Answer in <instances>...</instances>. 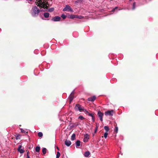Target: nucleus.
<instances>
[{
	"instance_id": "9b49d317",
	"label": "nucleus",
	"mask_w": 158,
	"mask_h": 158,
	"mask_svg": "<svg viewBox=\"0 0 158 158\" xmlns=\"http://www.w3.org/2000/svg\"><path fill=\"white\" fill-rule=\"evenodd\" d=\"M21 147L22 146L21 145H19V146L18 148V150L21 153H23L24 151L23 149L21 148Z\"/></svg>"
},
{
	"instance_id": "cd10ccee",
	"label": "nucleus",
	"mask_w": 158,
	"mask_h": 158,
	"mask_svg": "<svg viewBox=\"0 0 158 158\" xmlns=\"http://www.w3.org/2000/svg\"><path fill=\"white\" fill-rule=\"evenodd\" d=\"M135 2H134L133 4V6L132 7V9L134 10L135 8Z\"/></svg>"
},
{
	"instance_id": "a878e982",
	"label": "nucleus",
	"mask_w": 158,
	"mask_h": 158,
	"mask_svg": "<svg viewBox=\"0 0 158 158\" xmlns=\"http://www.w3.org/2000/svg\"><path fill=\"white\" fill-rule=\"evenodd\" d=\"M66 16L64 14H62L61 16V17L63 19H64L66 18Z\"/></svg>"
},
{
	"instance_id": "c85d7f7f",
	"label": "nucleus",
	"mask_w": 158,
	"mask_h": 158,
	"mask_svg": "<svg viewBox=\"0 0 158 158\" xmlns=\"http://www.w3.org/2000/svg\"><path fill=\"white\" fill-rule=\"evenodd\" d=\"M89 114V115L90 116H91L92 117L94 116V114L92 113H89V112L88 113Z\"/></svg>"
},
{
	"instance_id": "1a4fd4ad",
	"label": "nucleus",
	"mask_w": 158,
	"mask_h": 158,
	"mask_svg": "<svg viewBox=\"0 0 158 158\" xmlns=\"http://www.w3.org/2000/svg\"><path fill=\"white\" fill-rule=\"evenodd\" d=\"M65 144L67 146L69 147L71 144V142L69 140L66 139L65 141Z\"/></svg>"
},
{
	"instance_id": "f03ea898",
	"label": "nucleus",
	"mask_w": 158,
	"mask_h": 158,
	"mask_svg": "<svg viewBox=\"0 0 158 158\" xmlns=\"http://www.w3.org/2000/svg\"><path fill=\"white\" fill-rule=\"evenodd\" d=\"M74 109L76 111H79L80 112H84L88 113V112L84 107L79 104H77L74 107Z\"/></svg>"
},
{
	"instance_id": "4468645a",
	"label": "nucleus",
	"mask_w": 158,
	"mask_h": 158,
	"mask_svg": "<svg viewBox=\"0 0 158 158\" xmlns=\"http://www.w3.org/2000/svg\"><path fill=\"white\" fill-rule=\"evenodd\" d=\"M76 135L75 134H73L71 137V140H74L75 139Z\"/></svg>"
},
{
	"instance_id": "bb28decb",
	"label": "nucleus",
	"mask_w": 158,
	"mask_h": 158,
	"mask_svg": "<svg viewBox=\"0 0 158 158\" xmlns=\"http://www.w3.org/2000/svg\"><path fill=\"white\" fill-rule=\"evenodd\" d=\"M107 135H108V133L107 132H106L104 134V137L106 139V138L107 137Z\"/></svg>"
},
{
	"instance_id": "aec40b11",
	"label": "nucleus",
	"mask_w": 158,
	"mask_h": 158,
	"mask_svg": "<svg viewBox=\"0 0 158 158\" xmlns=\"http://www.w3.org/2000/svg\"><path fill=\"white\" fill-rule=\"evenodd\" d=\"M60 156V153L59 152H57L56 158H59Z\"/></svg>"
},
{
	"instance_id": "393cba45",
	"label": "nucleus",
	"mask_w": 158,
	"mask_h": 158,
	"mask_svg": "<svg viewBox=\"0 0 158 158\" xmlns=\"http://www.w3.org/2000/svg\"><path fill=\"white\" fill-rule=\"evenodd\" d=\"M114 132H116V133L118 132V127H115L114 129Z\"/></svg>"
},
{
	"instance_id": "412c9836",
	"label": "nucleus",
	"mask_w": 158,
	"mask_h": 158,
	"mask_svg": "<svg viewBox=\"0 0 158 158\" xmlns=\"http://www.w3.org/2000/svg\"><path fill=\"white\" fill-rule=\"evenodd\" d=\"M54 8L53 7H52L49 9L48 10V11L49 12H52L54 11Z\"/></svg>"
},
{
	"instance_id": "f704fd0d",
	"label": "nucleus",
	"mask_w": 158,
	"mask_h": 158,
	"mask_svg": "<svg viewBox=\"0 0 158 158\" xmlns=\"http://www.w3.org/2000/svg\"><path fill=\"white\" fill-rule=\"evenodd\" d=\"M77 2V1H75V3H76Z\"/></svg>"
},
{
	"instance_id": "2eb2a0df",
	"label": "nucleus",
	"mask_w": 158,
	"mask_h": 158,
	"mask_svg": "<svg viewBox=\"0 0 158 158\" xmlns=\"http://www.w3.org/2000/svg\"><path fill=\"white\" fill-rule=\"evenodd\" d=\"M90 152L89 151H87L85 153L84 156L85 157H88L90 155Z\"/></svg>"
},
{
	"instance_id": "5701e85b",
	"label": "nucleus",
	"mask_w": 158,
	"mask_h": 158,
	"mask_svg": "<svg viewBox=\"0 0 158 158\" xmlns=\"http://www.w3.org/2000/svg\"><path fill=\"white\" fill-rule=\"evenodd\" d=\"M38 135L39 137H42L43 135V133L41 132H38Z\"/></svg>"
},
{
	"instance_id": "c756f323",
	"label": "nucleus",
	"mask_w": 158,
	"mask_h": 158,
	"mask_svg": "<svg viewBox=\"0 0 158 158\" xmlns=\"http://www.w3.org/2000/svg\"><path fill=\"white\" fill-rule=\"evenodd\" d=\"M21 131L22 133H25V132H26L25 131L22 129H21Z\"/></svg>"
},
{
	"instance_id": "20e7f679",
	"label": "nucleus",
	"mask_w": 158,
	"mask_h": 158,
	"mask_svg": "<svg viewBox=\"0 0 158 158\" xmlns=\"http://www.w3.org/2000/svg\"><path fill=\"white\" fill-rule=\"evenodd\" d=\"M63 11H73V10L70 6L68 5H66L65 7L63 9Z\"/></svg>"
},
{
	"instance_id": "39448f33",
	"label": "nucleus",
	"mask_w": 158,
	"mask_h": 158,
	"mask_svg": "<svg viewBox=\"0 0 158 158\" xmlns=\"http://www.w3.org/2000/svg\"><path fill=\"white\" fill-rule=\"evenodd\" d=\"M98 115L100 118V120L101 121H103V116L104 114L100 111H99L98 112Z\"/></svg>"
},
{
	"instance_id": "423d86ee",
	"label": "nucleus",
	"mask_w": 158,
	"mask_h": 158,
	"mask_svg": "<svg viewBox=\"0 0 158 158\" xmlns=\"http://www.w3.org/2000/svg\"><path fill=\"white\" fill-rule=\"evenodd\" d=\"M89 139V135L87 134H86L84 135V137L83 139V141L84 142H87L88 141Z\"/></svg>"
},
{
	"instance_id": "6ab92c4d",
	"label": "nucleus",
	"mask_w": 158,
	"mask_h": 158,
	"mask_svg": "<svg viewBox=\"0 0 158 158\" xmlns=\"http://www.w3.org/2000/svg\"><path fill=\"white\" fill-rule=\"evenodd\" d=\"M69 18L70 19H74L75 18H76V15H71L69 16Z\"/></svg>"
},
{
	"instance_id": "a211bd4d",
	"label": "nucleus",
	"mask_w": 158,
	"mask_h": 158,
	"mask_svg": "<svg viewBox=\"0 0 158 158\" xmlns=\"http://www.w3.org/2000/svg\"><path fill=\"white\" fill-rule=\"evenodd\" d=\"M47 149L45 148H43L42 149V152L44 154H45L46 153Z\"/></svg>"
},
{
	"instance_id": "f257e3e1",
	"label": "nucleus",
	"mask_w": 158,
	"mask_h": 158,
	"mask_svg": "<svg viewBox=\"0 0 158 158\" xmlns=\"http://www.w3.org/2000/svg\"><path fill=\"white\" fill-rule=\"evenodd\" d=\"M49 0H36L35 2L36 5L32 6L31 9L30 13L33 17H35L39 15L41 10L39 8H43L44 9H48L51 6L48 3V1Z\"/></svg>"
},
{
	"instance_id": "b1692460",
	"label": "nucleus",
	"mask_w": 158,
	"mask_h": 158,
	"mask_svg": "<svg viewBox=\"0 0 158 158\" xmlns=\"http://www.w3.org/2000/svg\"><path fill=\"white\" fill-rule=\"evenodd\" d=\"M78 118L81 120H83L84 118V117L82 115L79 116L78 117Z\"/></svg>"
},
{
	"instance_id": "2f4dec72",
	"label": "nucleus",
	"mask_w": 158,
	"mask_h": 158,
	"mask_svg": "<svg viewBox=\"0 0 158 158\" xmlns=\"http://www.w3.org/2000/svg\"><path fill=\"white\" fill-rule=\"evenodd\" d=\"M117 7H115V8L114 9H113V10H112V11H114L116 9H117Z\"/></svg>"
},
{
	"instance_id": "f3484780",
	"label": "nucleus",
	"mask_w": 158,
	"mask_h": 158,
	"mask_svg": "<svg viewBox=\"0 0 158 158\" xmlns=\"http://www.w3.org/2000/svg\"><path fill=\"white\" fill-rule=\"evenodd\" d=\"M104 129L106 130V132H108L109 130V127L107 126H105L104 127Z\"/></svg>"
},
{
	"instance_id": "6e6552de",
	"label": "nucleus",
	"mask_w": 158,
	"mask_h": 158,
	"mask_svg": "<svg viewBox=\"0 0 158 158\" xmlns=\"http://www.w3.org/2000/svg\"><path fill=\"white\" fill-rule=\"evenodd\" d=\"M74 90L71 93V94H70L69 97V100L70 102L71 103V101L73 100L74 98Z\"/></svg>"
},
{
	"instance_id": "7c9ffc66",
	"label": "nucleus",
	"mask_w": 158,
	"mask_h": 158,
	"mask_svg": "<svg viewBox=\"0 0 158 158\" xmlns=\"http://www.w3.org/2000/svg\"><path fill=\"white\" fill-rule=\"evenodd\" d=\"M92 120L93 122H94L95 119H94V116L93 117H92Z\"/></svg>"
},
{
	"instance_id": "dca6fc26",
	"label": "nucleus",
	"mask_w": 158,
	"mask_h": 158,
	"mask_svg": "<svg viewBox=\"0 0 158 158\" xmlns=\"http://www.w3.org/2000/svg\"><path fill=\"white\" fill-rule=\"evenodd\" d=\"M40 149V147L39 146H37L35 148V151L36 152H39Z\"/></svg>"
},
{
	"instance_id": "f8f14e48",
	"label": "nucleus",
	"mask_w": 158,
	"mask_h": 158,
	"mask_svg": "<svg viewBox=\"0 0 158 158\" xmlns=\"http://www.w3.org/2000/svg\"><path fill=\"white\" fill-rule=\"evenodd\" d=\"M81 142L80 140H78L75 142V145L76 147L79 146L80 145Z\"/></svg>"
},
{
	"instance_id": "c9c22d12",
	"label": "nucleus",
	"mask_w": 158,
	"mask_h": 158,
	"mask_svg": "<svg viewBox=\"0 0 158 158\" xmlns=\"http://www.w3.org/2000/svg\"><path fill=\"white\" fill-rule=\"evenodd\" d=\"M26 133H27V132H26Z\"/></svg>"
},
{
	"instance_id": "ddd939ff",
	"label": "nucleus",
	"mask_w": 158,
	"mask_h": 158,
	"mask_svg": "<svg viewBox=\"0 0 158 158\" xmlns=\"http://www.w3.org/2000/svg\"><path fill=\"white\" fill-rule=\"evenodd\" d=\"M49 14L48 12H45L44 14V15L45 18H47L49 17Z\"/></svg>"
},
{
	"instance_id": "0eeeda50",
	"label": "nucleus",
	"mask_w": 158,
	"mask_h": 158,
	"mask_svg": "<svg viewBox=\"0 0 158 158\" xmlns=\"http://www.w3.org/2000/svg\"><path fill=\"white\" fill-rule=\"evenodd\" d=\"M61 19V18L58 16H56L54 18H53L52 19V21L56 22V21H58L60 20Z\"/></svg>"
},
{
	"instance_id": "7ed1b4c3",
	"label": "nucleus",
	"mask_w": 158,
	"mask_h": 158,
	"mask_svg": "<svg viewBox=\"0 0 158 158\" xmlns=\"http://www.w3.org/2000/svg\"><path fill=\"white\" fill-rule=\"evenodd\" d=\"M114 113V111L113 110H108L105 112V114L106 116H112L113 115Z\"/></svg>"
},
{
	"instance_id": "9d476101",
	"label": "nucleus",
	"mask_w": 158,
	"mask_h": 158,
	"mask_svg": "<svg viewBox=\"0 0 158 158\" xmlns=\"http://www.w3.org/2000/svg\"><path fill=\"white\" fill-rule=\"evenodd\" d=\"M96 97L95 96H94L88 98V100L89 101L93 102L96 99Z\"/></svg>"
},
{
	"instance_id": "72a5a7b5",
	"label": "nucleus",
	"mask_w": 158,
	"mask_h": 158,
	"mask_svg": "<svg viewBox=\"0 0 158 158\" xmlns=\"http://www.w3.org/2000/svg\"><path fill=\"white\" fill-rule=\"evenodd\" d=\"M27 158H30L29 156H28V155H27Z\"/></svg>"
},
{
	"instance_id": "473e14b6",
	"label": "nucleus",
	"mask_w": 158,
	"mask_h": 158,
	"mask_svg": "<svg viewBox=\"0 0 158 158\" xmlns=\"http://www.w3.org/2000/svg\"><path fill=\"white\" fill-rule=\"evenodd\" d=\"M97 128H96L95 130V132L96 133L97 131Z\"/></svg>"
},
{
	"instance_id": "4be33fe9",
	"label": "nucleus",
	"mask_w": 158,
	"mask_h": 158,
	"mask_svg": "<svg viewBox=\"0 0 158 158\" xmlns=\"http://www.w3.org/2000/svg\"><path fill=\"white\" fill-rule=\"evenodd\" d=\"M76 18L79 19H82L84 18V17L81 15H76Z\"/></svg>"
}]
</instances>
